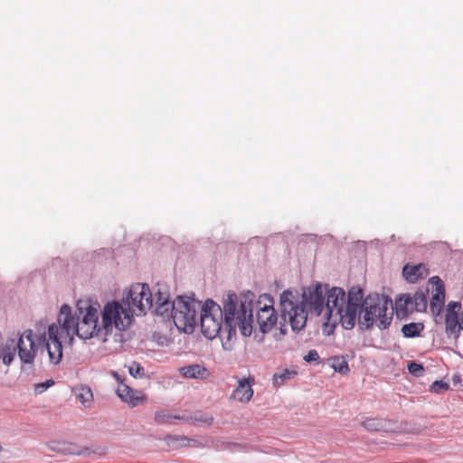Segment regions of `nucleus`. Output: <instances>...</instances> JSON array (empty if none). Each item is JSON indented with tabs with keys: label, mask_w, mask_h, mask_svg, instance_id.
Instances as JSON below:
<instances>
[{
	"label": "nucleus",
	"mask_w": 463,
	"mask_h": 463,
	"mask_svg": "<svg viewBox=\"0 0 463 463\" xmlns=\"http://www.w3.org/2000/svg\"><path fill=\"white\" fill-rule=\"evenodd\" d=\"M101 324H99V312L89 302L79 301L75 311L68 304H63L60 309L57 321L61 326L62 334L71 339L77 335L88 340L97 337L106 342L115 327L124 331L131 325V314L125 310L117 300L107 302L101 312Z\"/></svg>",
	"instance_id": "1"
},
{
	"label": "nucleus",
	"mask_w": 463,
	"mask_h": 463,
	"mask_svg": "<svg viewBox=\"0 0 463 463\" xmlns=\"http://www.w3.org/2000/svg\"><path fill=\"white\" fill-rule=\"evenodd\" d=\"M251 294H243L240 298L234 292L222 298V306L213 299L204 301L200 312L202 334L208 339L220 337L222 345L236 339L237 329L243 336L252 333Z\"/></svg>",
	"instance_id": "2"
},
{
	"label": "nucleus",
	"mask_w": 463,
	"mask_h": 463,
	"mask_svg": "<svg viewBox=\"0 0 463 463\" xmlns=\"http://www.w3.org/2000/svg\"><path fill=\"white\" fill-rule=\"evenodd\" d=\"M326 289L321 283L304 288L301 294L291 289L284 290L279 296V310L284 320L288 317L292 331L298 333L307 325L308 313L318 317L325 309Z\"/></svg>",
	"instance_id": "3"
},
{
	"label": "nucleus",
	"mask_w": 463,
	"mask_h": 463,
	"mask_svg": "<svg viewBox=\"0 0 463 463\" xmlns=\"http://www.w3.org/2000/svg\"><path fill=\"white\" fill-rule=\"evenodd\" d=\"M156 309L153 313L165 320H172L178 330L194 332L197 326V313L201 312L202 302L194 296H177L171 300L168 288L165 283L155 285Z\"/></svg>",
	"instance_id": "4"
},
{
	"label": "nucleus",
	"mask_w": 463,
	"mask_h": 463,
	"mask_svg": "<svg viewBox=\"0 0 463 463\" xmlns=\"http://www.w3.org/2000/svg\"><path fill=\"white\" fill-rule=\"evenodd\" d=\"M392 299L380 294H370L364 298L362 310L358 317V326L361 331L371 329L376 326L380 330L389 327L392 320V311L388 314Z\"/></svg>",
	"instance_id": "5"
},
{
	"label": "nucleus",
	"mask_w": 463,
	"mask_h": 463,
	"mask_svg": "<svg viewBox=\"0 0 463 463\" xmlns=\"http://www.w3.org/2000/svg\"><path fill=\"white\" fill-rule=\"evenodd\" d=\"M123 304L119 302L122 308L129 310L131 317V322L133 321L134 310L136 307L139 314H146L148 309H156V296H155V286L151 290L149 286L146 283H136L133 284L126 296L122 298Z\"/></svg>",
	"instance_id": "6"
},
{
	"label": "nucleus",
	"mask_w": 463,
	"mask_h": 463,
	"mask_svg": "<svg viewBox=\"0 0 463 463\" xmlns=\"http://www.w3.org/2000/svg\"><path fill=\"white\" fill-rule=\"evenodd\" d=\"M245 294H251L250 298V310L252 313L257 312L256 319L259 325L260 331L265 335L271 331L277 325L278 315L274 308V299L269 294H262L259 297V299L255 301V295L250 291H247ZM254 320L252 319V322Z\"/></svg>",
	"instance_id": "7"
},
{
	"label": "nucleus",
	"mask_w": 463,
	"mask_h": 463,
	"mask_svg": "<svg viewBox=\"0 0 463 463\" xmlns=\"http://www.w3.org/2000/svg\"><path fill=\"white\" fill-rule=\"evenodd\" d=\"M326 289V301L325 308L326 322L323 324V333L326 335H330L334 333L335 328V320H332L335 314H341L345 306V291L339 287H332L329 288L328 285H325Z\"/></svg>",
	"instance_id": "8"
},
{
	"label": "nucleus",
	"mask_w": 463,
	"mask_h": 463,
	"mask_svg": "<svg viewBox=\"0 0 463 463\" xmlns=\"http://www.w3.org/2000/svg\"><path fill=\"white\" fill-rule=\"evenodd\" d=\"M429 289L418 290L412 296L410 294L400 295L395 299L397 316L405 315L408 312H423L428 307L427 294Z\"/></svg>",
	"instance_id": "9"
},
{
	"label": "nucleus",
	"mask_w": 463,
	"mask_h": 463,
	"mask_svg": "<svg viewBox=\"0 0 463 463\" xmlns=\"http://www.w3.org/2000/svg\"><path fill=\"white\" fill-rule=\"evenodd\" d=\"M431 287V298L430 301V308L435 317V322L439 323V319L442 320L441 313L445 304V286L443 281L438 276H433L429 279Z\"/></svg>",
	"instance_id": "10"
},
{
	"label": "nucleus",
	"mask_w": 463,
	"mask_h": 463,
	"mask_svg": "<svg viewBox=\"0 0 463 463\" xmlns=\"http://www.w3.org/2000/svg\"><path fill=\"white\" fill-rule=\"evenodd\" d=\"M461 309V304L458 301H450L446 307L445 314V332L448 337L458 339L461 328V316L458 313Z\"/></svg>",
	"instance_id": "11"
},
{
	"label": "nucleus",
	"mask_w": 463,
	"mask_h": 463,
	"mask_svg": "<svg viewBox=\"0 0 463 463\" xmlns=\"http://www.w3.org/2000/svg\"><path fill=\"white\" fill-rule=\"evenodd\" d=\"M61 326L56 324H52L48 327L49 340L46 344V348L52 364H58L62 358V345L61 341Z\"/></svg>",
	"instance_id": "12"
},
{
	"label": "nucleus",
	"mask_w": 463,
	"mask_h": 463,
	"mask_svg": "<svg viewBox=\"0 0 463 463\" xmlns=\"http://www.w3.org/2000/svg\"><path fill=\"white\" fill-rule=\"evenodd\" d=\"M117 394L121 401L127 402L130 407H136L145 401V397L140 392L134 391L126 383L118 385Z\"/></svg>",
	"instance_id": "13"
},
{
	"label": "nucleus",
	"mask_w": 463,
	"mask_h": 463,
	"mask_svg": "<svg viewBox=\"0 0 463 463\" xmlns=\"http://www.w3.org/2000/svg\"><path fill=\"white\" fill-rule=\"evenodd\" d=\"M429 274V269L424 263L412 265L407 263L402 268V276L405 280L410 283H416L420 279H424Z\"/></svg>",
	"instance_id": "14"
},
{
	"label": "nucleus",
	"mask_w": 463,
	"mask_h": 463,
	"mask_svg": "<svg viewBox=\"0 0 463 463\" xmlns=\"http://www.w3.org/2000/svg\"><path fill=\"white\" fill-rule=\"evenodd\" d=\"M358 311L360 312L359 307L345 305L344 311H341V314H335L332 320H338L344 329L351 330L355 326Z\"/></svg>",
	"instance_id": "15"
},
{
	"label": "nucleus",
	"mask_w": 463,
	"mask_h": 463,
	"mask_svg": "<svg viewBox=\"0 0 463 463\" xmlns=\"http://www.w3.org/2000/svg\"><path fill=\"white\" fill-rule=\"evenodd\" d=\"M358 311L360 312L359 307L345 305L344 311H341V314H335L332 320H338L344 329L351 330L355 326Z\"/></svg>",
	"instance_id": "16"
},
{
	"label": "nucleus",
	"mask_w": 463,
	"mask_h": 463,
	"mask_svg": "<svg viewBox=\"0 0 463 463\" xmlns=\"http://www.w3.org/2000/svg\"><path fill=\"white\" fill-rule=\"evenodd\" d=\"M254 382L253 378H242L238 381V386L233 392L234 399L247 402H249L253 395L252 390V383Z\"/></svg>",
	"instance_id": "17"
},
{
	"label": "nucleus",
	"mask_w": 463,
	"mask_h": 463,
	"mask_svg": "<svg viewBox=\"0 0 463 463\" xmlns=\"http://www.w3.org/2000/svg\"><path fill=\"white\" fill-rule=\"evenodd\" d=\"M362 424L364 428L369 431H395L394 423L385 419L370 418L363 421Z\"/></svg>",
	"instance_id": "18"
},
{
	"label": "nucleus",
	"mask_w": 463,
	"mask_h": 463,
	"mask_svg": "<svg viewBox=\"0 0 463 463\" xmlns=\"http://www.w3.org/2000/svg\"><path fill=\"white\" fill-rule=\"evenodd\" d=\"M180 373L185 378L203 379L207 374V369L203 365L194 364L181 367Z\"/></svg>",
	"instance_id": "19"
},
{
	"label": "nucleus",
	"mask_w": 463,
	"mask_h": 463,
	"mask_svg": "<svg viewBox=\"0 0 463 463\" xmlns=\"http://www.w3.org/2000/svg\"><path fill=\"white\" fill-rule=\"evenodd\" d=\"M364 291L359 287L351 288L345 294V305L359 307L362 310Z\"/></svg>",
	"instance_id": "20"
},
{
	"label": "nucleus",
	"mask_w": 463,
	"mask_h": 463,
	"mask_svg": "<svg viewBox=\"0 0 463 463\" xmlns=\"http://www.w3.org/2000/svg\"><path fill=\"white\" fill-rule=\"evenodd\" d=\"M424 329L423 323L420 322H411L409 324H404L402 326V333L406 338H414L420 335V333Z\"/></svg>",
	"instance_id": "21"
},
{
	"label": "nucleus",
	"mask_w": 463,
	"mask_h": 463,
	"mask_svg": "<svg viewBox=\"0 0 463 463\" xmlns=\"http://www.w3.org/2000/svg\"><path fill=\"white\" fill-rule=\"evenodd\" d=\"M173 420H186L185 415H173L167 410L157 411L155 413V421L158 424H173Z\"/></svg>",
	"instance_id": "22"
},
{
	"label": "nucleus",
	"mask_w": 463,
	"mask_h": 463,
	"mask_svg": "<svg viewBox=\"0 0 463 463\" xmlns=\"http://www.w3.org/2000/svg\"><path fill=\"white\" fill-rule=\"evenodd\" d=\"M61 454L71 456H90L91 451L87 447L80 448L76 444L64 443L63 449H61Z\"/></svg>",
	"instance_id": "23"
},
{
	"label": "nucleus",
	"mask_w": 463,
	"mask_h": 463,
	"mask_svg": "<svg viewBox=\"0 0 463 463\" xmlns=\"http://www.w3.org/2000/svg\"><path fill=\"white\" fill-rule=\"evenodd\" d=\"M76 397L85 408H90L93 402V393L89 386L81 385L78 389Z\"/></svg>",
	"instance_id": "24"
},
{
	"label": "nucleus",
	"mask_w": 463,
	"mask_h": 463,
	"mask_svg": "<svg viewBox=\"0 0 463 463\" xmlns=\"http://www.w3.org/2000/svg\"><path fill=\"white\" fill-rule=\"evenodd\" d=\"M328 361L330 366L336 373L346 374L350 371L348 363L344 356H333Z\"/></svg>",
	"instance_id": "25"
},
{
	"label": "nucleus",
	"mask_w": 463,
	"mask_h": 463,
	"mask_svg": "<svg viewBox=\"0 0 463 463\" xmlns=\"http://www.w3.org/2000/svg\"><path fill=\"white\" fill-rule=\"evenodd\" d=\"M185 419L188 420H183V421L193 422L194 424L203 423L207 426H211L213 421V418L211 415L202 411H197L194 416H185Z\"/></svg>",
	"instance_id": "26"
},
{
	"label": "nucleus",
	"mask_w": 463,
	"mask_h": 463,
	"mask_svg": "<svg viewBox=\"0 0 463 463\" xmlns=\"http://www.w3.org/2000/svg\"><path fill=\"white\" fill-rule=\"evenodd\" d=\"M167 442H177L178 446H198L199 441L196 439H188L185 436H174L168 435L166 437Z\"/></svg>",
	"instance_id": "27"
},
{
	"label": "nucleus",
	"mask_w": 463,
	"mask_h": 463,
	"mask_svg": "<svg viewBox=\"0 0 463 463\" xmlns=\"http://www.w3.org/2000/svg\"><path fill=\"white\" fill-rule=\"evenodd\" d=\"M297 372L285 369L282 373H275L273 376V384L277 386L282 385L286 380L293 378Z\"/></svg>",
	"instance_id": "28"
},
{
	"label": "nucleus",
	"mask_w": 463,
	"mask_h": 463,
	"mask_svg": "<svg viewBox=\"0 0 463 463\" xmlns=\"http://www.w3.org/2000/svg\"><path fill=\"white\" fill-rule=\"evenodd\" d=\"M128 373L132 377L136 379H141L145 376L144 367L139 363L137 362H133L128 366Z\"/></svg>",
	"instance_id": "29"
},
{
	"label": "nucleus",
	"mask_w": 463,
	"mask_h": 463,
	"mask_svg": "<svg viewBox=\"0 0 463 463\" xmlns=\"http://www.w3.org/2000/svg\"><path fill=\"white\" fill-rule=\"evenodd\" d=\"M408 371L411 374L420 377L422 376L424 373V367L421 364L411 361L407 365Z\"/></svg>",
	"instance_id": "30"
},
{
	"label": "nucleus",
	"mask_w": 463,
	"mask_h": 463,
	"mask_svg": "<svg viewBox=\"0 0 463 463\" xmlns=\"http://www.w3.org/2000/svg\"><path fill=\"white\" fill-rule=\"evenodd\" d=\"M449 388V383H447L446 382H444L442 380L435 381L430 385V391L433 392H436V393L443 392L444 391H447Z\"/></svg>",
	"instance_id": "31"
},
{
	"label": "nucleus",
	"mask_w": 463,
	"mask_h": 463,
	"mask_svg": "<svg viewBox=\"0 0 463 463\" xmlns=\"http://www.w3.org/2000/svg\"><path fill=\"white\" fill-rule=\"evenodd\" d=\"M308 364H319L320 356L317 350L311 349L303 358Z\"/></svg>",
	"instance_id": "32"
},
{
	"label": "nucleus",
	"mask_w": 463,
	"mask_h": 463,
	"mask_svg": "<svg viewBox=\"0 0 463 463\" xmlns=\"http://www.w3.org/2000/svg\"><path fill=\"white\" fill-rule=\"evenodd\" d=\"M53 383H54V382L52 380H47L43 383H37L34 385V392H35V393H38V394L43 393L48 388H50Z\"/></svg>",
	"instance_id": "33"
},
{
	"label": "nucleus",
	"mask_w": 463,
	"mask_h": 463,
	"mask_svg": "<svg viewBox=\"0 0 463 463\" xmlns=\"http://www.w3.org/2000/svg\"><path fill=\"white\" fill-rule=\"evenodd\" d=\"M63 446H64V443L54 442V441L50 442L47 445V447L50 450L60 453V454H61V449H63Z\"/></svg>",
	"instance_id": "34"
},
{
	"label": "nucleus",
	"mask_w": 463,
	"mask_h": 463,
	"mask_svg": "<svg viewBox=\"0 0 463 463\" xmlns=\"http://www.w3.org/2000/svg\"><path fill=\"white\" fill-rule=\"evenodd\" d=\"M280 317H282L280 316ZM281 320H282L283 322H279V325H280V326H279V332H280V335H285L287 334L286 322H287V320H288V317H287V318H286V320H284L283 318H281Z\"/></svg>",
	"instance_id": "35"
},
{
	"label": "nucleus",
	"mask_w": 463,
	"mask_h": 463,
	"mask_svg": "<svg viewBox=\"0 0 463 463\" xmlns=\"http://www.w3.org/2000/svg\"><path fill=\"white\" fill-rule=\"evenodd\" d=\"M112 375L115 377V379L119 383V384L124 383L123 379L121 375L117 372H112Z\"/></svg>",
	"instance_id": "36"
},
{
	"label": "nucleus",
	"mask_w": 463,
	"mask_h": 463,
	"mask_svg": "<svg viewBox=\"0 0 463 463\" xmlns=\"http://www.w3.org/2000/svg\"><path fill=\"white\" fill-rule=\"evenodd\" d=\"M461 328H462V331H463V312L461 313Z\"/></svg>",
	"instance_id": "37"
},
{
	"label": "nucleus",
	"mask_w": 463,
	"mask_h": 463,
	"mask_svg": "<svg viewBox=\"0 0 463 463\" xmlns=\"http://www.w3.org/2000/svg\"><path fill=\"white\" fill-rule=\"evenodd\" d=\"M3 450L2 445L0 444V452Z\"/></svg>",
	"instance_id": "38"
}]
</instances>
